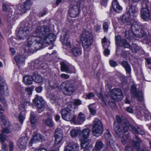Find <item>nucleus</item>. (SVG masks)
<instances>
[{"mask_svg": "<svg viewBox=\"0 0 151 151\" xmlns=\"http://www.w3.org/2000/svg\"><path fill=\"white\" fill-rule=\"evenodd\" d=\"M32 78L33 81L37 83L42 82L43 80L42 77L36 73H33L32 76Z\"/></svg>", "mask_w": 151, "mask_h": 151, "instance_id": "nucleus-36", "label": "nucleus"}, {"mask_svg": "<svg viewBox=\"0 0 151 151\" xmlns=\"http://www.w3.org/2000/svg\"><path fill=\"white\" fill-rule=\"evenodd\" d=\"M19 110L20 113L18 116V119L21 124H22L24 119L25 107L24 105L21 103L19 105Z\"/></svg>", "mask_w": 151, "mask_h": 151, "instance_id": "nucleus-26", "label": "nucleus"}, {"mask_svg": "<svg viewBox=\"0 0 151 151\" xmlns=\"http://www.w3.org/2000/svg\"><path fill=\"white\" fill-rule=\"evenodd\" d=\"M32 76L27 75L24 76L23 78V81L24 84L27 85H29L31 84L33 82Z\"/></svg>", "mask_w": 151, "mask_h": 151, "instance_id": "nucleus-37", "label": "nucleus"}, {"mask_svg": "<svg viewBox=\"0 0 151 151\" xmlns=\"http://www.w3.org/2000/svg\"><path fill=\"white\" fill-rule=\"evenodd\" d=\"M131 28L132 31L134 33V35L135 37L141 38L145 37V39L146 41L149 42L148 38L146 37L148 32L147 24L142 25L139 22H134L133 23Z\"/></svg>", "mask_w": 151, "mask_h": 151, "instance_id": "nucleus-2", "label": "nucleus"}, {"mask_svg": "<svg viewBox=\"0 0 151 151\" xmlns=\"http://www.w3.org/2000/svg\"><path fill=\"white\" fill-rule=\"evenodd\" d=\"M141 1L142 9L141 11V16L145 20L151 19V6L148 0H139Z\"/></svg>", "mask_w": 151, "mask_h": 151, "instance_id": "nucleus-5", "label": "nucleus"}, {"mask_svg": "<svg viewBox=\"0 0 151 151\" xmlns=\"http://www.w3.org/2000/svg\"><path fill=\"white\" fill-rule=\"evenodd\" d=\"M74 105H74V106H73V107L74 106V105L78 106L81 105V101L79 99H75L74 101Z\"/></svg>", "mask_w": 151, "mask_h": 151, "instance_id": "nucleus-54", "label": "nucleus"}, {"mask_svg": "<svg viewBox=\"0 0 151 151\" xmlns=\"http://www.w3.org/2000/svg\"><path fill=\"white\" fill-rule=\"evenodd\" d=\"M2 11L7 12L6 18L8 22L12 23L14 21V16L12 14V12L11 9L6 3H3L2 4Z\"/></svg>", "mask_w": 151, "mask_h": 151, "instance_id": "nucleus-13", "label": "nucleus"}, {"mask_svg": "<svg viewBox=\"0 0 151 151\" xmlns=\"http://www.w3.org/2000/svg\"><path fill=\"white\" fill-rule=\"evenodd\" d=\"M57 147L56 149L51 151H59V147L58 146H57ZM33 151H48L47 149L44 147H39L35 149Z\"/></svg>", "mask_w": 151, "mask_h": 151, "instance_id": "nucleus-47", "label": "nucleus"}, {"mask_svg": "<svg viewBox=\"0 0 151 151\" xmlns=\"http://www.w3.org/2000/svg\"><path fill=\"white\" fill-rule=\"evenodd\" d=\"M84 3L83 0L78 1L76 5H70L69 11V14L70 17H75L77 16L79 13V8H83Z\"/></svg>", "mask_w": 151, "mask_h": 151, "instance_id": "nucleus-9", "label": "nucleus"}, {"mask_svg": "<svg viewBox=\"0 0 151 151\" xmlns=\"http://www.w3.org/2000/svg\"><path fill=\"white\" fill-rule=\"evenodd\" d=\"M40 63L39 60H37L35 63H31L32 69L34 70L38 68L39 69L44 70L47 68V65L46 63Z\"/></svg>", "mask_w": 151, "mask_h": 151, "instance_id": "nucleus-23", "label": "nucleus"}, {"mask_svg": "<svg viewBox=\"0 0 151 151\" xmlns=\"http://www.w3.org/2000/svg\"><path fill=\"white\" fill-rule=\"evenodd\" d=\"M101 26L96 25L94 27V30L96 32H99L101 29Z\"/></svg>", "mask_w": 151, "mask_h": 151, "instance_id": "nucleus-63", "label": "nucleus"}, {"mask_svg": "<svg viewBox=\"0 0 151 151\" xmlns=\"http://www.w3.org/2000/svg\"><path fill=\"white\" fill-rule=\"evenodd\" d=\"M130 17V14L129 13H125L121 17V21L127 25H130L132 23V19Z\"/></svg>", "mask_w": 151, "mask_h": 151, "instance_id": "nucleus-27", "label": "nucleus"}, {"mask_svg": "<svg viewBox=\"0 0 151 151\" xmlns=\"http://www.w3.org/2000/svg\"><path fill=\"white\" fill-rule=\"evenodd\" d=\"M85 120V114L82 112H80L78 115L77 119H75L74 122L76 124H83Z\"/></svg>", "mask_w": 151, "mask_h": 151, "instance_id": "nucleus-29", "label": "nucleus"}, {"mask_svg": "<svg viewBox=\"0 0 151 151\" xmlns=\"http://www.w3.org/2000/svg\"><path fill=\"white\" fill-rule=\"evenodd\" d=\"M49 97L50 98V101L53 104L55 102L56 99L53 94H50Z\"/></svg>", "mask_w": 151, "mask_h": 151, "instance_id": "nucleus-51", "label": "nucleus"}, {"mask_svg": "<svg viewBox=\"0 0 151 151\" xmlns=\"http://www.w3.org/2000/svg\"><path fill=\"white\" fill-rule=\"evenodd\" d=\"M61 65V70L62 71H64L68 73H75V70L73 67L72 68V70H70L69 68L67 63L64 61L61 62L60 63Z\"/></svg>", "mask_w": 151, "mask_h": 151, "instance_id": "nucleus-25", "label": "nucleus"}, {"mask_svg": "<svg viewBox=\"0 0 151 151\" xmlns=\"http://www.w3.org/2000/svg\"><path fill=\"white\" fill-rule=\"evenodd\" d=\"M33 104L37 108L38 112L41 113L44 111V107L46 103L41 96L36 95L35 98L33 100Z\"/></svg>", "mask_w": 151, "mask_h": 151, "instance_id": "nucleus-10", "label": "nucleus"}, {"mask_svg": "<svg viewBox=\"0 0 151 151\" xmlns=\"http://www.w3.org/2000/svg\"><path fill=\"white\" fill-rule=\"evenodd\" d=\"M50 85L51 87L53 89L58 88L59 87V84L56 82L55 83H53V82H50Z\"/></svg>", "mask_w": 151, "mask_h": 151, "instance_id": "nucleus-53", "label": "nucleus"}, {"mask_svg": "<svg viewBox=\"0 0 151 151\" xmlns=\"http://www.w3.org/2000/svg\"><path fill=\"white\" fill-rule=\"evenodd\" d=\"M112 8L113 10L117 12H119L122 10V7L119 5L117 0H113L112 3Z\"/></svg>", "mask_w": 151, "mask_h": 151, "instance_id": "nucleus-31", "label": "nucleus"}, {"mask_svg": "<svg viewBox=\"0 0 151 151\" xmlns=\"http://www.w3.org/2000/svg\"><path fill=\"white\" fill-rule=\"evenodd\" d=\"M134 32L131 30L126 31L125 32V37L130 40H133L135 36L134 35Z\"/></svg>", "mask_w": 151, "mask_h": 151, "instance_id": "nucleus-38", "label": "nucleus"}, {"mask_svg": "<svg viewBox=\"0 0 151 151\" xmlns=\"http://www.w3.org/2000/svg\"><path fill=\"white\" fill-rule=\"evenodd\" d=\"M29 26L28 24H25L23 27H20L17 28V37L19 40H24L28 39L30 37V32L29 29Z\"/></svg>", "mask_w": 151, "mask_h": 151, "instance_id": "nucleus-6", "label": "nucleus"}, {"mask_svg": "<svg viewBox=\"0 0 151 151\" xmlns=\"http://www.w3.org/2000/svg\"><path fill=\"white\" fill-rule=\"evenodd\" d=\"M114 129L116 134L121 138L123 139L121 140V142L124 144L126 142V140L129 138V137L126 135H124L123 131L120 127L119 124L116 122H114Z\"/></svg>", "mask_w": 151, "mask_h": 151, "instance_id": "nucleus-12", "label": "nucleus"}, {"mask_svg": "<svg viewBox=\"0 0 151 151\" xmlns=\"http://www.w3.org/2000/svg\"><path fill=\"white\" fill-rule=\"evenodd\" d=\"M30 121L31 123L32 124H35L37 122V120L38 119H37L36 116H35V114L34 112H32L30 114Z\"/></svg>", "mask_w": 151, "mask_h": 151, "instance_id": "nucleus-46", "label": "nucleus"}, {"mask_svg": "<svg viewBox=\"0 0 151 151\" xmlns=\"http://www.w3.org/2000/svg\"><path fill=\"white\" fill-rule=\"evenodd\" d=\"M70 133L71 136L73 137H74L80 133V130L78 129H73Z\"/></svg>", "mask_w": 151, "mask_h": 151, "instance_id": "nucleus-49", "label": "nucleus"}, {"mask_svg": "<svg viewBox=\"0 0 151 151\" xmlns=\"http://www.w3.org/2000/svg\"><path fill=\"white\" fill-rule=\"evenodd\" d=\"M102 46L104 48H106L108 47L110 44L109 40L107 41L106 38L104 37L102 40Z\"/></svg>", "mask_w": 151, "mask_h": 151, "instance_id": "nucleus-48", "label": "nucleus"}, {"mask_svg": "<svg viewBox=\"0 0 151 151\" xmlns=\"http://www.w3.org/2000/svg\"><path fill=\"white\" fill-rule=\"evenodd\" d=\"M55 139L54 148L55 149L57 148V146H58L59 147H60V146L58 145L60 144L63 138V132L60 129H56L55 133Z\"/></svg>", "mask_w": 151, "mask_h": 151, "instance_id": "nucleus-15", "label": "nucleus"}, {"mask_svg": "<svg viewBox=\"0 0 151 151\" xmlns=\"http://www.w3.org/2000/svg\"><path fill=\"white\" fill-rule=\"evenodd\" d=\"M91 106L89 105L88 106L89 110L91 114L94 115L96 112V110L91 107Z\"/></svg>", "mask_w": 151, "mask_h": 151, "instance_id": "nucleus-57", "label": "nucleus"}, {"mask_svg": "<svg viewBox=\"0 0 151 151\" xmlns=\"http://www.w3.org/2000/svg\"><path fill=\"white\" fill-rule=\"evenodd\" d=\"M111 93V98L114 100L108 101H106V102L104 101V104L103 105L104 106H106L107 103H108V104L110 105V103L114 104L115 102L114 100L120 101L122 100L123 98V94L122 91L120 88H114L112 90Z\"/></svg>", "mask_w": 151, "mask_h": 151, "instance_id": "nucleus-7", "label": "nucleus"}, {"mask_svg": "<svg viewBox=\"0 0 151 151\" xmlns=\"http://www.w3.org/2000/svg\"><path fill=\"white\" fill-rule=\"evenodd\" d=\"M121 65L125 69L127 73L129 74L131 72V68L130 65L127 61L123 60L120 63Z\"/></svg>", "mask_w": 151, "mask_h": 151, "instance_id": "nucleus-35", "label": "nucleus"}, {"mask_svg": "<svg viewBox=\"0 0 151 151\" xmlns=\"http://www.w3.org/2000/svg\"><path fill=\"white\" fill-rule=\"evenodd\" d=\"M116 120L118 122L117 123L118 124H119V123H122V124H124V122H125V121H126V120H125L124 121H122V119H121V118L118 115H117L116 116Z\"/></svg>", "mask_w": 151, "mask_h": 151, "instance_id": "nucleus-60", "label": "nucleus"}, {"mask_svg": "<svg viewBox=\"0 0 151 151\" xmlns=\"http://www.w3.org/2000/svg\"><path fill=\"white\" fill-rule=\"evenodd\" d=\"M25 91L29 95H31L32 94V90L30 88H26L25 89Z\"/></svg>", "mask_w": 151, "mask_h": 151, "instance_id": "nucleus-61", "label": "nucleus"}, {"mask_svg": "<svg viewBox=\"0 0 151 151\" xmlns=\"http://www.w3.org/2000/svg\"><path fill=\"white\" fill-rule=\"evenodd\" d=\"M69 32L65 29L62 31L60 36V40L64 45L70 46V44L69 40L68 35Z\"/></svg>", "mask_w": 151, "mask_h": 151, "instance_id": "nucleus-16", "label": "nucleus"}, {"mask_svg": "<svg viewBox=\"0 0 151 151\" xmlns=\"http://www.w3.org/2000/svg\"><path fill=\"white\" fill-rule=\"evenodd\" d=\"M9 150L10 151H12L14 150V145L13 143L11 142H9Z\"/></svg>", "mask_w": 151, "mask_h": 151, "instance_id": "nucleus-59", "label": "nucleus"}, {"mask_svg": "<svg viewBox=\"0 0 151 151\" xmlns=\"http://www.w3.org/2000/svg\"><path fill=\"white\" fill-rule=\"evenodd\" d=\"M129 48H130L132 52H134L139 51L141 49V48L135 43H133L131 46L130 45Z\"/></svg>", "mask_w": 151, "mask_h": 151, "instance_id": "nucleus-45", "label": "nucleus"}, {"mask_svg": "<svg viewBox=\"0 0 151 151\" xmlns=\"http://www.w3.org/2000/svg\"><path fill=\"white\" fill-rule=\"evenodd\" d=\"M45 140L44 136L42 134L37 133L35 134L29 142V145L31 146L32 143L39 142H43Z\"/></svg>", "mask_w": 151, "mask_h": 151, "instance_id": "nucleus-21", "label": "nucleus"}, {"mask_svg": "<svg viewBox=\"0 0 151 151\" xmlns=\"http://www.w3.org/2000/svg\"><path fill=\"white\" fill-rule=\"evenodd\" d=\"M130 126L132 125H130L128 121H125L124 122V124H122V126L124 133L127 132L129 129L131 130V128H130Z\"/></svg>", "mask_w": 151, "mask_h": 151, "instance_id": "nucleus-40", "label": "nucleus"}, {"mask_svg": "<svg viewBox=\"0 0 151 151\" xmlns=\"http://www.w3.org/2000/svg\"><path fill=\"white\" fill-rule=\"evenodd\" d=\"M130 128H131V130L133 132L137 134H140L141 135H144L145 134L144 130L142 127L138 126H130Z\"/></svg>", "mask_w": 151, "mask_h": 151, "instance_id": "nucleus-28", "label": "nucleus"}, {"mask_svg": "<svg viewBox=\"0 0 151 151\" xmlns=\"http://www.w3.org/2000/svg\"><path fill=\"white\" fill-rule=\"evenodd\" d=\"M43 122L46 125L50 127H52L53 126V121L50 116L44 120Z\"/></svg>", "mask_w": 151, "mask_h": 151, "instance_id": "nucleus-42", "label": "nucleus"}, {"mask_svg": "<svg viewBox=\"0 0 151 151\" xmlns=\"http://www.w3.org/2000/svg\"><path fill=\"white\" fill-rule=\"evenodd\" d=\"M90 131V129H89L86 128L83 129L80 133L79 137L81 141V148H84L85 147L84 146V145H85V147L87 146V144L84 143L83 142L85 140L88 138Z\"/></svg>", "mask_w": 151, "mask_h": 151, "instance_id": "nucleus-14", "label": "nucleus"}, {"mask_svg": "<svg viewBox=\"0 0 151 151\" xmlns=\"http://www.w3.org/2000/svg\"><path fill=\"white\" fill-rule=\"evenodd\" d=\"M103 27L104 31L105 32H107L108 30L109 27L107 23L106 22H104L103 23Z\"/></svg>", "mask_w": 151, "mask_h": 151, "instance_id": "nucleus-55", "label": "nucleus"}, {"mask_svg": "<svg viewBox=\"0 0 151 151\" xmlns=\"http://www.w3.org/2000/svg\"><path fill=\"white\" fill-rule=\"evenodd\" d=\"M131 96L135 99L138 98L139 101L140 102L143 101V95L142 92L141 91H137L136 86L133 85L131 88Z\"/></svg>", "mask_w": 151, "mask_h": 151, "instance_id": "nucleus-17", "label": "nucleus"}, {"mask_svg": "<svg viewBox=\"0 0 151 151\" xmlns=\"http://www.w3.org/2000/svg\"><path fill=\"white\" fill-rule=\"evenodd\" d=\"M71 52L74 56L78 57L80 56L82 53L81 49L79 47H74L71 49Z\"/></svg>", "mask_w": 151, "mask_h": 151, "instance_id": "nucleus-33", "label": "nucleus"}, {"mask_svg": "<svg viewBox=\"0 0 151 151\" xmlns=\"http://www.w3.org/2000/svg\"><path fill=\"white\" fill-rule=\"evenodd\" d=\"M24 57L22 55H17L15 58V61L18 67L24 65Z\"/></svg>", "mask_w": 151, "mask_h": 151, "instance_id": "nucleus-30", "label": "nucleus"}, {"mask_svg": "<svg viewBox=\"0 0 151 151\" xmlns=\"http://www.w3.org/2000/svg\"><path fill=\"white\" fill-rule=\"evenodd\" d=\"M74 88L73 84L70 82H68L65 83L62 91L65 95H70L72 94Z\"/></svg>", "mask_w": 151, "mask_h": 151, "instance_id": "nucleus-18", "label": "nucleus"}, {"mask_svg": "<svg viewBox=\"0 0 151 151\" xmlns=\"http://www.w3.org/2000/svg\"><path fill=\"white\" fill-rule=\"evenodd\" d=\"M129 14L132 13L134 14L133 15L134 17H136L138 14V9L135 5H132L129 6Z\"/></svg>", "mask_w": 151, "mask_h": 151, "instance_id": "nucleus-39", "label": "nucleus"}, {"mask_svg": "<svg viewBox=\"0 0 151 151\" xmlns=\"http://www.w3.org/2000/svg\"><path fill=\"white\" fill-rule=\"evenodd\" d=\"M7 136L3 133L2 132L0 134V141L2 144V148L3 150H6L7 145L4 142L7 138Z\"/></svg>", "mask_w": 151, "mask_h": 151, "instance_id": "nucleus-34", "label": "nucleus"}, {"mask_svg": "<svg viewBox=\"0 0 151 151\" xmlns=\"http://www.w3.org/2000/svg\"><path fill=\"white\" fill-rule=\"evenodd\" d=\"M79 145L76 142H70L67 145L64 151H79Z\"/></svg>", "mask_w": 151, "mask_h": 151, "instance_id": "nucleus-24", "label": "nucleus"}, {"mask_svg": "<svg viewBox=\"0 0 151 151\" xmlns=\"http://www.w3.org/2000/svg\"><path fill=\"white\" fill-rule=\"evenodd\" d=\"M103 146V144L102 142L99 140L96 142L94 148L96 150H101Z\"/></svg>", "mask_w": 151, "mask_h": 151, "instance_id": "nucleus-44", "label": "nucleus"}, {"mask_svg": "<svg viewBox=\"0 0 151 151\" xmlns=\"http://www.w3.org/2000/svg\"><path fill=\"white\" fill-rule=\"evenodd\" d=\"M74 105L71 103H67V106L63 109L61 111L62 118L68 121H75L76 116L73 114V106Z\"/></svg>", "mask_w": 151, "mask_h": 151, "instance_id": "nucleus-3", "label": "nucleus"}, {"mask_svg": "<svg viewBox=\"0 0 151 151\" xmlns=\"http://www.w3.org/2000/svg\"><path fill=\"white\" fill-rule=\"evenodd\" d=\"M93 35L91 32L87 31H83L81 35L80 39L82 41L84 49L86 50L89 48L92 44Z\"/></svg>", "mask_w": 151, "mask_h": 151, "instance_id": "nucleus-4", "label": "nucleus"}, {"mask_svg": "<svg viewBox=\"0 0 151 151\" xmlns=\"http://www.w3.org/2000/svg\"><path fill=\"white\" fill-rule=\"evenodd\" d=\"M0 119H1V126L3 129L1 130V133L3 132L4 134V133L8 134L10 133L11 132L10 130V127L11 125L9 121L6 117L3 115L0 116Z\"/></svg>", "mask_w": 151, "mask_h": 151, "instance_id": "nucleus-11", "label": "nucleus"}, {"mask_svg": "<svg viewBox=\"0 0 151 151\" xmlns=\"http://www.w3.org/2000/svg\"><path fill=\"white\" fill-rule=\"evenodd\" d=\"M109 63L111 66L113 67H115L118 65L116 62L113 60H110Z\"/></svg>", "mask_w": 151, "mask_h": 151, "instance_id": "nucleus-52", "label": "nucleus"}, {"mask_svg": "<svg viewBox=\"0 0 151 151\" xmlns=\"http://www.w3.org/2000/svg\"><path fill=\"white\" fill-rule=\"evenodd\" d=\"M115 44L119 47L123 46L124 47L128 48L130 47V45L125 39H122L120 36L119 35H116L115 37Z\"/></svg>", "mask_w": 151, "mask_h": 151, "instance_id": "nucleus-19", "label": "nucleus"}, {"mask_svg": "<svg viewBox=\"0 0 151 151\" xmlns=\"http://www.w3.org/2000/svg\"><path fill=\"white\" fill-rule=\"evenodd\" d=\"M47 12L46 10H44L38 14V16L40 17H43L46 14Z\"/></svg>", "mask_w": 151, "mask_h": 151, "instance_id": "nucleus-64", "label": "nucleus"}, {"mask_svg": "<svg viewBox=\"0 0 151 151\" xmlns=\"http://www.w3.org/2000/svg\"><path fill=\"white\" fill-rule=\"evenodd\" d=\"M84 146V148H86L83 151H92L93 148L91 145H90L89 146L87 147L86 146L85 147V145Z\"/></svg>", "mask_w": 151, "mask_h": 151, "instance_id": "nucleus-56", "label": "nucleus"}, {"mask_svg": "<svg viewBox=\"0 0 151 151\" xmlns=\"http://www.w3.org/2000/svg\"><path fill=\"white\" fill-rule=\"evenodd\" d=\"M93 124L92 128L93 135L96 137L99 136L103 132V127L102 122L98 118H95L93 121Z\"/></svg>", "mask_w": 151, "mask_h": 151, "instance_id": "nucleus-8", "label": "nucleus"}, {"mask_svg": "<svg viewBox=\"0 0 151 151\" xmlns=\"http://www.w3.org/2000/svg\"><path fill=\"white\" fill-rule=\"evenodd\" d=\"M4 93H0V101L6 107L7 106V104L6 103V101L4 99V98L3 97V95L5 94V92L4 91Z\"/></svg>", "mask_w": 151, "mask_h": 151, "instance_id": "nucleus-50", "label": "nucleus"}, {"mask_svg": "<svg viewBox=\"0 0 151 151\" xmlns=\"http://www.w3.org/2000/svg\"><path fill=\"white\" fill-rule=\"evenodd\" d=\"M5 84L3 78L0 75V93H4V87Z\"/></svg>", "mask_w": 151, "mask_h": 151, "instance_id": "nucleus-43", "label": "nucleus"}, {"mask_svg": "<svg viewBox=\"0 0 151 151\" xmlns=\"http://www.w3.org/2000/svg\"><path fill=\"white\" fill-rule=\"evenodd\" d=\"M94 96V95L92 93H89L86 95L87 98L88 99H91Z\"/></svg>", "mask_w": 151, "mask_h": 151, "instance_id": "nucleus-62", "label": "nucleus"}, {"mask_svg": "<svg viewBox=\"0 0 151 151\" xmlns=\"http://www.w3.org/2000/svg\"><path fill=\"white\" fill-rule=\"evenodd\" d=\"M28 140L27 137L23 136L21 137L18 142V146L21 150L25 149Z\"/></svg>", "mask_w": 151, "mask_h": 151, "instance_id": "nucleus-22", "label": "nucleus"}, {"mask_svg": "<svg viewBox=\"0 0 151 151\" xmlns=\"http://www.w3.org/2000/svg\"><path fill=\"white\" fill-rule=\"evenodd\" d=\"M32 3L30 0H27L22 5H18L17 7L18 10L22 13H24L27 12V10L30 9Z\"/></svg>", "mask_w": 151, "mask_h": 151, "instance_id": "nucleus-20", "label": "nucleus"}, {"mask_svg": "<svg viewBox=\"0 0 151 151\" xmlns=\"http://www.w3.org/2000/svg\"><path fill=\"white\" fill-rule=\"evenodd\" d=\"M104 137L107 142L109 143V145L111 147H112L111 145H112L113 142L111 139V134L108 130H107V132L105 133Z\"/></svg>", "mask_w": 151, "mask_h": 151, "instance_id": "nucleus-41", "label": "nucleus"}, {"mask_svg": "<svg viewBox=\"0 0 151 151\" xmlns=\"http://www.w3.org/2000/svg\"><path fill=\"white\" fill-rule=\"evenodd\" d=\"M145 60L147 63V66L150 68H151V60L150 58H146Z\"/></svg>", "mask_w": 151, "mask_h": 151, "instance_id": "nucleus-58", "label": "nucleus"}, {"mask_svg": "<svg viewBox=\"0 0 151 151\" xmlns=\"http://www.w3.org/2000/svg\"><path fill=\"white\" fill-rule=\"evenodd\" d=\"M33 41H31V38L29 37L28 39L27 44L24 47L25 50L27 52H32L34 51L35 48H34V46H32L33 44Z\"/></svg>", "mask_w": 151, "mask_h": 151, "instance_id": "nucleus-32", "label": "nucleus"}, {"mask_svg": "<svg viewBox=\"0 0 151 151\" xmlns=\"http://www.w3.org/2000/svg\"><path fill=\"white\" fill-rule=\"evenodd\" d=\"M31 41L35 42L34 48L38 50L42 48L43 46L42 40L46 41L48 44H52L55 41L56 37L54 34L51 32L49 27L46 25L37 26L32 35L30 37Z\"/></svg>", "mask_w": 151, "mask_h": 151, "instance_id": "nucleus-1", "label": "nucleus"}]
</instances>
